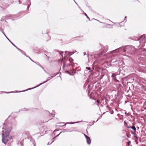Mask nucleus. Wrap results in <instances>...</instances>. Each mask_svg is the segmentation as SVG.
I'll use <instances>...</instances> for the list:
<instances>
[{"label":"nucleus","mask_w":146,"mask_h":146,"mask_svg":"<svg viewBox=\"0 0 146 146\" xmlns=\"http://www.w3.org/2000/svg\"><path fill=\"white\" fill-rule=\"evenodd\" d=\"M3 129L4 130L2 131V141L3 142L6 144L10 139L9 135L12 128L11 127L4 126Z\"/></svg>","instance_id":"nucleus-1"},{"label":"nucleus","mask_w":146,"mask_h":146,"mask_svg":"<svg viewBox=\"0 0 146 146\" xmlns=\"http://www.w3.org/2000/svg\"><path fill=\"white\" fill-rule=\"evenodd\" d=\"M140 40V42L141 44V43H142V46H144L145 43V36L144 35L141 36L140 37L139 39H138V40Z\"/></svg>","instance_id":"nucleus-2"},{"label":"nucleus","mask_w":146,"mask_h":146,"mask_svg":"<svg viewBox=\"0 0 146 146\" xmlns=\"http://www.w3.org/2000/svg\"><path fill=\"white\" fill-rule=\"evenodd\" d=\"M84 135L86 138L87 143L90 144L91 142L90 138L85 134H84Z\"/></svg>","instance_id":"nucleus-3"},{"label":"nucleus","mask_w":146,"mask_h":146,"mask_svg":"<svg viewBox=\"0 0 146 146\" xmlns=\"http://www.w3.org/2000/svg\"><path fill=\"white\" fill-rule=\"evenodd\" d=\"M127 127L128 128H131L132 129L135 131L136 130V128L134 126H133L132 127L130 126H127Z\"/></svg>","instance_id":"nucleus-4"},{"label":"nucleus","mask_w":146,"mask_h":146,"mask_svg":"<svg viewBox=\"0 0 146 146\" xmlns=\"http://www.w3.org/2000/svg\"><path fill=\"white\" fill-rule=\"evenodd\" d=\"M69 61L70 62H72L73 61V60L72 58H70Z\"/></svg>","instance_id":"nucleus-5"},{"label":"nucleus","mask_w":146,"mask_h":146,"mask_svg":"<svg viewBox=\"0 0 146 146\" xmlns=\"http://www.w3.org/2000/svg\"><path fill=\"white\" fill-rule=\"evenodd\" d=\"M112 77H114V79L117 82H118V80H117V79H116V78L114 76V74H113V75H112Z\"/></svg>","instance_id":"nucleus-6"},{"label":"nucleus","mask_w":146,"mask_h":146,"mask_svg":"<svg viewBox=\"0 0 146 146\" xmlns=\"http://www.w3.org/2000/svg\"><path fill=\"white\" fill-rule=\"evenodd\" d=\"M133 134L134 136L135 137H136L137 139H138V138L137 137V135L134 132V133H133Z\"/></svg>","instance_id":"nucleus-7"},{"label":"nucleus","mask_w":146,"mask_h":146,"mask_svg":"<svg viewBox=\"0 0 146 146\" xmlns=\"http://www.w3.org/2000/svg\"><path fill=\"white\" fill-rule=\"evenodd\" d=\"M23 146V143L22 142H20V145H19V146Z\"/></svg>","instance_id":"nucleus-8"},{"label":"nucleus","mask_w":146,"mask_h":146,"mask_svg":"<svg viewBox=\"0 0 146 146\" xmlns=\"http://www.w3.org/2000/svg\"><path fill=\"white\" fill-rule=\"evenodd\" d=\"M62 124H63V125L62 124L60 125L59 126H63L65 125L66 124V123H62Z\"/></svg>","instance_id":"nucleus-9"},{"label":"nucleus","mask_w":146,"mask_h":146,"mask_svg":"<svg viewBox=\"0 0 146 146\" xmlns=\"http://www.w3.org/2000/svg\"><path fill=\"white\" fill-rule=\"evenodd\" d=\"M86 68L87 69H88V70H90L91 69V68L90 67H86Z\"/></svg>","instance_id":"nucleus-10"},{"label":"nucleus","mask_w":146,"mask_h":146,"mask_svg":"<svg viewBox=\"0 0 146 146\" xmlns=\"http://www.w3.org/2000/svg\"><path fill=\"white\" fill-rule=\"evenodd\" d=\"M124 123L125 125H126V126L127 127V126H128V125H127V123H126L125 121H124Z\"/></svg>","instance_id":"nucleus-11"},{"label":"nucleus","mask_w":146,"mask_h":146,"mask_svg":"<svg viewBox=\"0 0 146 146\" xmlns=\"http://www.w3.org/2000/svg\"><path fill=\"white\" fill-rule=\"evenodd\" d=\"M131 143V141H129L127 143V144L128 145H130V143Z\"/></svg>","instance_id":"nucleus-12"},{"label":"nucleus","mask_w":146,"mask_h":146,"mask_svg":"<svg viewBox=\"0 0 146 146\" xmlns=\"http://www.w3.org/2000/svg\"><path fill=\"white\" fill-rule=\"evenodd\" d=\"M85 15L86 16V17H87V18L88 19H90L89 18V17L88 16V15H86V13H85Z\"/></svg>","instance_id":"nucleus-13"},{"label":"nucleus","mask_w":146,"mask_h":146,"mask_svg":"<svg viewBox=\"0 0 146 146\" xmlns=\"http://www.w3.org/2000/svg\"><path fill=\"white\" fill-rule=\"evenodd\" d=\"M97 102H98V103H100V101L99 100H97Z\"/></svg>","instance_id":"nucleus-14"},{"label":"nucleus","mask_w":146,"mask_h":146,"mask_svg":"<svg viewBox=\"0 0 146 146\" xmlns=\"http://www.w3.org/2000/svg\"><path fill=\"white\" fill-rule=\"evenodd\" d=\"M137 139L136 140H135V142H136L137 143Z\"/></svg>","instance_id":"nucleus-15"},{"label":"nucleus","mask_w":146,"mask_h":146,"mask_svg":"<svg viewBox=\"0 0 146 146\" xmlns=\"http://www.w3.org/2000/svg\"><path fill=\"white\" fill-rule=\"evenodd\" d=\"M135 1V0H131V1L132 2H134V1Z\"/></svg>","instance_id":"nucleus-16"},{"label":"nucleus","mask_w":146,"mask_h":146,"mask_svg":"<svg viewBox=\"0 0 146 146\" xmlns=\"http://www.w3.org/2000/svg\"><path fill=\"white\" fill-rule=\"evenodd\" d=\"M126 51V50H125V49H123V52H125Z\"/></svg>","instance_id":"nucleus-17"},{"label":"nucleus","mask_w":146,"mask_h":146,"mask_svg":"<svg viewBox=\"0 0 146 146\" xmlns=\"http://www.w3.org/2000/svg\"><path fill=\"white\" fill-rule=\"evenodd\" d=\"M127 137H129V136L128 135H127Z\"/></svg>","instance_id":"nucleus-18"},{"label":"nucleus","mask_w":146,"mask_h":146,"mask_svg":"<svg viewBox=\"0 0 146 146\" xmlns=\"http://www.w3.org/2000/svg\"><path fill=\"white\" fill-rule=\"evenodd\" d=\"M64 65V66L65 65V64L64 63V65Z\"/></svg>","instance_id":"nucleus-19"}]
</instances>
